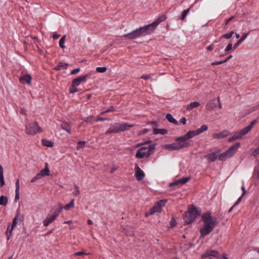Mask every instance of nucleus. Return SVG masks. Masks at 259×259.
Instances as JSON below:
<instances>
[{"label": "nucleus", "mask_w": 259, "mask_h": 259, "mask_svg": "<svg viewBox=\"0 0 259 259\" xmlns=\"http://www.w3.org/2000/svg\"><path fill=\"white\" fill-rule=\"evenodd\" d=\"M207 125L203 124L200 128L196 130L189 131L185 135L175 139V141L179 142V143L165 144L164 146V148L168 150L174 151L188 147L191 145L189 142H187L189 139L193 138L203 132L207 131Z\"/></svg>", "instance_id": "nucleus-1"}, {"label": "nucleus", "mask_w": 259, "mask_h": 259, "mask_svg": "<svg viewBox=\"0 0 259 259\" xmlns=\"http://www.w3.org/2000/svg\"><path fill=\"white\" fill-rule=\"evenodd\" d=\"M201 220L204 223V226L199 230L200 233V239L208 235L218 223L217 219L211 216L210 211L204 213L201 216Z\"/></svg>", "instance_id": "nucleus-2"}, {"label": "nucleus", "mask_w": 259, "mask_h": 259, "mask_svg": "<svg viewBox=\"0 0 259 259\" xmlns=\"http://www.w3.org/2000/svg\"><path fill=\"white\" fill-rule=\"evenodd\" d=\"M152 32V28H151L150 25L148 24L144 26L140 27L128 33L121 36V37L127 38L129 39H133L150 34Z\"/></svg>", "instance_id": "nucleus-3"}, {"label": "nucleus", "mask_w": 259, "mask_h": 259, "mask_svg": "<svg viewBox=\"0 0 259 259\" xmlns=\"http://www.w3.org/2000/svg\"><path fill=\"white\" fill-rule=\"evenodd\" d=\"M201 210L197 208L193 204H191L185 212L183 217L184 222L185 224H191L196 218L200 216Z\"/></svg>", "instance_id": "nucleus-4"}, {"label": "nucleus", "mask_w": 259, "mask_h": 259, "mask_svg": "<svg viewBox=\"0 0 259 259\" xmlns=\"http://www.w3.org/2000/svg\"><path fill=\"white\" fill-rule=\"evenodd\" d=\"M156 144L149 145L148 147L142 146L137 151L136 157L137 158H143L144 156L149 157L153 154L155 149Z\"/></svg>", "instance_id": "nucleus-5"}, {"label": "nucleus", "mask_w": 259, "mask_h": 259, "mask_svg": "<svg viewBox=\"0 0 259 259\" xmlns=\"http://www.w3.org/2000/svg\"><path fill=\"white\" fill-rule=\"evenodd\" d=\"M240 146V143L238 142L232 145L227 150L223 153L221 154L220 152L218 155L219 160L221 161H225L226 158L231 157L236 153Z\"/></svg>", "instance_id": "nucleus-6"}, {"label": "nucleus", "mask_w": 259, "mask_h": 259, "mask_svg": "<svg viewBox=\"0 0 259 259\" xmlns=\"http://www.w3.org/2000/svg\"><path fill=\"white\" fill-rule=\"evenodd\" d=\"M256 123V119L252 120L249 125L236 133L233 136L230 137L229 139V141L231 142L237 139L241 138L243 136L247 134L252 128Z\"/></svg>", "instance_id": "nucleus-7"}, {"label": "nucleus", "mask_w": 259, "mask_h": 259, "mask_svg": "<svg viewBox=\"0 0 259 259\" xmlns=\"http://www.w3.org/2000/svg\"><path fill=\"white\" fill-rule=\"evenodd\" d=\"M63 207L60 204L57 208H52L51 212L53 213V215L50 216V214L45 219L43 222L44 226L47 227L52 223L59 216L60 213L62 210Z\"/></svg>", "instance_id": "nucleus-8"}, {"label": "nucleus", "mask_w": 259, "mask_h": 259, "mask_svg": "<svg viewBox=\"0 0 259 259\" xmlns=\"http://www.w3.org/2000/svg\"><path fill=\"white\" fill-rule=\"evenodd\" d=\"M42 130L37 121L29 123L26 125V133L28 135H34L41 132Z\"/></svg>", "instance_id": "nucleus-9"}, {"label": "nucleus", "mask_w": 259, "mask_h": 259, "mask_svg": "<svg viewBox=\"0 0 259 259\" xmlns=\"http://www.w3.org/2000/svg\"><path fill=\"white\" fill-rule=\"evenodd\" d=\"M209 256H212L218 259H220V255L219 252L217 250H208L202 255L201 257L202 258H206Z\"/></svg>", "instance_id": "nucleus-10"}, {"label": "nucleus", "mask_w": 259, "mask_h": 259, "mask_svg": "<svg viewBox=\"0 0 259 259\" xmlns=\"http://www.w3.org/2000/svg\"><path fill=\"white\" fill-rule=\"evenodd\" d=\"M166 18L167 17L165 15H162L161 16H159L155 21L149 24V25H150V27L152 28L153 32H154L158 24H159L160 22L165 21Z\"/></svg>", "instance_id": "nucleus-11"}, {"label": "nucleus", "mask_w": 259, "mask_h": 259, "mask_svg": "<svg viewBox=\"0 0 259 259\" xmlns=\"http://www.w3.org/2000/svg\"><path fill=\"white\" fill-rule=\"evenodd\" d=\"M220 152V150H217L213 152L205 155L204 157L207 159L209 162H213L217 159Z\"/></svg>", "instance_id": "nucleus-12"}, {"label": "nucleus", "mask_w": 259, "mask_h": 259, "mask_svg": "<svg viewBox=\"0 0 259 259\" xmlns=\"http://www.w3.org/2000/svg\"><path fill=\"white\" fill-rule=\"evenodd\" d=\"M135 177L136 179L138 181L142 180L145 177V174L143 171L139 167L138 164H136L135 167Z\"/></svg>", "instance_id": "nucleus-13"}, {"label": "nucleus", "mask_w": 259, "mask_h": 259, "mask_svg": "<svg viewBox=\"0 0 259 259\" xmlns=\"http://www.w3.org/2000/svg\"><path fill=\"white\" fill-rule=\"evenodd\" d=\"M119 123L116 122L111 124V127L106 132L105 134L108 135L112 133H118L120 132Z\"/></svg>", "instance_id": "nucleus-14"}, {"label": "nucleus", "mask_w": 259, "mask_h": 259, "mask_svg": "<svg viewBox=\"0 0 259 259\" xmlns=\"http://www.w3.org/2000/svg\"><path fill=\"white\" fill-rule=\"evenodd\" d=\"M91 76L90 74H86L83 76H78L77 78L73 79L72 82L74 84L79 85L81 82L86 81L87 78Z\"/></svg>", "instance_id": "nucleus-15"}, {"label": "nucleus", "mask_w": 259, "mask_h": 259, "mask_svg": "<svg viewBox=\"0 0 259 259\" xmlns=\"http://www.w3.org/2000/svg\"><path fill=\"white\" fill-rule=\"evenodd\" d=\"M17 217H15L13 220L12 224L10 230H9V227H8L7 232V240H9L11 236H12L13 230L14 229V227L16 226L17 224Z\"/></svg>", "instance_id": "nucleus-16"}, {"label": "nucleus", "mask_w": 259, "mask_h": 259, "mask_svg": "<svg viewBox=\"0 0 259 259\" xmlns=\"http://www.w3.org/2000/svg\"><path fill=\"white\" fill-rule=\"evenodd\" d=\"M31 76L29 74H25L19 78V81L22 84L27 83L30 84L31 81Z\"/></svg>", "instance_id": "nucleus-17"}, {"label": "nucleus", "mask_w": 259, "mask_h": 259, "mask_svg": "<svg viewBox=\"0 0 259 259\" xmlns=\"http://www.w3.org/2000/svg\"><path fill=\"white\" fill-rule=\"evenodd\" d=\"M161 211V207L158 205L157 202L152 207L148 212L146 213V216L147 217L149 215H152L155 212H160Z\"/></svg>", "instance_id": "nucleus-18"}, {"label": "nucleus", "mask_w": 259, "mask_h": 259, "mask_svg": "<svg viewBox=\"0 0 259 259\" xmlns=\"http://www.w3.org/2000/svg\"><path fill=\"white\" fill-rule=\"evenodd\" d=\"M217 107V103L215 99L208 101L206 104V109L208 111H211Z\"/></svg>", "instance_id": "nucleus-19"}, {"label": "nucleus", "mask_w": 259, "mask_h": 259, "mask_svg": "<svg viewBox=\"0 0 259 259\" xmlns=\"http://www.w3.org/2000/svg\"><path fill=\"white\" fill-rule=\"evenodd\" d=\"M229 134L228 131L224 130L219 133H215L213 135L214 138L222 139L226 137Z\"/></svg>", "instance_id": "nucleus-20"}, {"label": "nucleus", "mask_w": 259, "mask_h": 259, "mask_svg": "<svg viewBox=\"0 0 259 259\" xmlns=\"http://www.w3.org/2000/svg\"><path fill=\"white\" fill-rule=\"evenodd\" d=\"M134 124H129L127 123H119V128L120 129V132L129 130L130 127H134Z\"/></svg>", "instance_id": "nucleus-21"}, {"label": "nucleus", "mask_w": 259, "mask_h": 259, "mask_svg": "<svg viewBox=\"0 0 259 259\" xmlns=\"http://www.w3.org/2000/svg\"><path fill=\"white\" fill-rule=\"evenodd\" d=\"M41 177L44 176H49L50 175V169L48 167V163L45 164V168L40 170L39 172Z\"/></svg>", "instance_id": "nucleus-22"}, {"label": "nucleus", "mask_w": 259, "mask_h": 259, "mask_svg": "<svg viewBox=\"0 0 259 259\" xmlns=\"http://www.w3.org/2000/svg\"><path fill=\"white\" fill-rule=\"evenodd\" d=\"M69 66L68 63H63L62 62H60L58 64V65L54 68V69L56 70H61L62 69H66Z\"/></svg>", "instance_id": "nucleus-23"}, {"label": "nucleus", "mask_w": 259, "mask_h": 259, "mask_svg": "<svg viewBox=\"0 0 259 259\" xmlns=\"http://www.w3.org/2000/svg\"><path fill=\"white\" fill-rule=\"evenodd\" d=\"M153 133L154 135L161 134L165 135L167 133V130L164 128H153Z\"/></svg>", "instance_id": "nucleus-24"}, {"label": "nucleus", "mask_w": 259, "mask_h": 259, "mask_svg": "<svg viewBox=\"0 0 259 259\" xmlns=\"http://www.w3.org/2000/svg\"><path fill=\"white\" fill-rule=\"evenodd\" d=\"M5 185V182L4 177L3 167L0 165V187H3Z\"/></svg>", "instance_id": "nucleus-25"}, {"label": "nucleus", "mask_w": 259, "mask_h": 259, "mask_svg": "<svg viewBox=\"0 0 259 259\" xmlns=\"http://www.w3.org/2000/svg\"><path fill=\"white\" fill-rule=\"evenodd\" d=\"M61 127L68 133L71 134V125L70 123L67 122H63L61 123Z\"/></svg>", "instance_id": "nucleus-26"}, {"label": "nucleus", "mask_w": 259, "mask_h": 259, "mask_svg": "<svg viewBox=\"0 0 259 259\" xmlns=\"http://www.w3.org/2000/svg\"><path fill=\"white\" fill-rule=\"evenodd\" d=\"M200 105L199 102L195 101L191 102L186 108L187 111H190L193 108L198 107Z\"/></svg>", "instance_id": "nucleus-27"}, {"label": "nucleus", "mask_w": 259, "mask_h": 259, "mask_svg": "<svg viewBox=\"0 0 259 259\" xmlns=\"http://www.w3.org/2000/svg\"><path fill=\"white\" fill-rule=\"evenodd\" d=\"M166 118L170 123H174L176 125L178 124V121L175 118H174L172 115L170 113H167L166 115Z\"/></svg>", "instance_id": "nucleus-28"}, {"label": "nucleus", "mask_w": 259, "mask_h": 259, "mask_svg": "<svg viewBox=\"0 0 259 259\" xmlns=\"http://www.w3.org/2000/svg\"><path fill=\"white\" fill-rule=\"evenodd\" d=\"M42 144L48 147H52L54 146L53 142L46 139H42L41 140Z\"/></svg>", "instance_id": "nucleus-29"}, {"label": "nucleus", "mask_w": 259, "mask_h": 259, "mask_svg": "<svg viewBox=\"0 0 259 259\" xmlns=\"http://www.w3.org/2000/svg\"><path fill=\"white\" fill-rule=\"evenodd\" d=\"M8 202V197L4 195H2L0 197V205L6 206Z\"/></svg>", "instance_id": "nucleus-30"}, {"label": "nucleus", "mask_w": 259, "mask_h": 259, "mask_svg": "<svg viewBox=\"0 0 259 259\" xmlns=\"http://www.w3.org/2000/svg\"><path fill=\"white\" fill-rule=\"evenodd\" d=\"M74 199H72L71 201L69 203L66 204L63 208L66 210H68L71 208H73L74 207Z\"/></svg>", "instance_id": "nucleus-31"}, {"label": "nucleus", "mask_w": 259, "mask_h": 259, "mask_svg": "<svg viewBox=\"0 0 259 259\" xmlns=\"http://www.w3.org/2000/svg\"><path fill=\"white\" fill-rule=\"evenodd\" d=\"M76 84H74L72 82V85L69 88V92L70 93L74 94L76 92H78L79 90L76 87Z\"/></svg>", "instance_id": "nucleus-32"}, {"label": "nucleus", "mask_w": 259, "mask_h": 259, "mask_svg": "<svg viewBox=\"0 0 259 259\" xmlns=\"http://www.w3.org/2000/svg\"><path fill=\"white\" fill-rule=\"evenodd\" d=\"M66 35H64L59 40V46L62 49H64L65 46H64V42L66 39Z\"/></svg>", "instance_id": "nucleus-33"}, {"label": "nucleus", "mask_w": 259, "mask_h": 259, "mask_svg": "<svg viewBox=\"0 0 259 259\" xmlns=\"http://www.w3.org/2000/svg\"><path fill=\"white\" fill-rule=\"evenodd\" d=\"M234 31H231L229 33L224 34L220 37V39L223 38L228 39H230L232 37V35L234 34Z\"/></svg>", "instance_id": "nucleus-34"}, {"label": "nucleus", "mask_w": 259, "mask_h": 259, "mask_svg": "<svg viewBox=\"0 0 259 259\" xmlns=\"http://www.w3.org/2000/svg\"><path fill=\"white\" fill-rule=\"evenodd\" d=\"M190 8H188L185 10H184L182 13V14H181V17L179 18L180 19L182 20H183L185 19L186 16L187 15V14H188V13L190 11Z\"/></svg>", "instance_id": "nucleus-35"}, {"label": "nucleus", "mask_w": 259, "mask_h": 259, "mask_svg": "<svg viewBox=\"0 0 259 259\" xmlns=\"http://www.w3.org/2000/svg\"><path fill=\"white\" fill-rule=\"evenodd\" d=\"M84 121L87 123H93L94 121H95L96 119L95 117L93 116H91L90 117H88L86 118H84Z\"/></svg>", "instance_id": "nucleus-36"}, {"label": "nucleus", "mask_w": 259, "mask_h": 259, "mask_svg": "<svg viewBox=\"0 0 259 259\" xmlns=\"http://www.w3.org/2000/svg\"><path fill=\"white\" fill-rule=\"evenodd\" d=\"M15 217H17V220L20 223L23 222L24 220V216L23 214H21L19 212L17 211V214Z\"/></svg>", "instance_id": "nucleus-37"}, {"label": "nucleus", "mask_w": 259, "mask_h": 259, "mask_svg": "<svg viewBox=\"0 0 259 259\" xmlns=\"http://www.w3.org/2000/svg\"><path fill=\"white\" fill-rule=\"evenodd\" d=\"M190 179V177H183L179 180L180 184L183 185L189 181Z\"/></svg>", "instance_id": "nucleus-38"}, {"label": "nucleus", "mask_w": 259, "mask_h": 259, "mask_svg": "<svg viewBox=\"0 0 259 259\" xmlns=\"http://www.w3.org/2000/svg\"><path fill=\"white\" fill-rule=\"evenodd\" d=\"M75 191L73 192V194L76 196H78L80 194L79 187L76 185H74Z\"/></svg>", "instance_id": "nucleus-39"}, {"label": "nucleus", "mask_w": 259, "mask_h": 259, "mask_svg": "<svg viewBox=\"0 0 259 259\" xmlns=\"http://www.w3.org/2000/svg\"><path fill=\"white\" fill-rule=\"evenodd\" d=\"M107 68L106 67H98L96 68V71L100 73H104L106 71Z\"/></svg>", "instance_id": "nucleus-40"}, {"label": "nucleus", "mask_w": 259, "mask_h": 259, "mask_svg": "<svg viewBox=\"0 0 259 259\" xmlns=\"http://www.w3.org/2000/svg\"><path fill=\"white\" fill-rule=\"evenodd\" d=\"M85 144V141H79L77 143V147H76V149H79L80 148H83V147H84Z\"/></svg>", "instance_id": "nucleus-41"}, {"label": "nucleus", "mask_w": 259, "mask_h": 259, "mask_svg": "<svg viewBox=\"0 0 259 259\" xmlns=\"http://www.w3.org/2000/svg\"><path fill=\"white\" fill-rule=\"evenodd\" d=\"M167 202L166 199H162L160 200L157 202L158 205H159L161 208L165 206V203Z\"/></svg>", "instance_id": "nucleus-42"}, {"label": "nucleus", "mask_w": 259, "mask_h": 259, "mask_svg": "<svg viewBox=\"0 0 259 259\" xmlns=\"http://www.w3.org/2000/svg\"><path fill=\"white\" fill-rule=\"evenodd\" d=\"M177 225V221L175 218L172 217L170 222V225L171 228H174L176 227Z\"/></svg>", "instance_id": "nucleus-43"}, {"label": "nucleus", "mask_w": 259, "mask_h": 259, "mask_svg": "<svg viewBox=\"0 0 259 259\" xmlns=\"http://www.w3.org/2000/svg\"><path fill=\"white\" fill-rule=\"evenodd\" d=\"M40 178H41V176L40 175V174L38 173L34 177H33L31 180V183H34L35 182V181H36L37 180L40 179Z\"/></svg>", "instance_id": "nucleus-44"}, {"label": "nucleus", "mask_w": 259, "mask_h": 259, "mask_svg": "<svg viewBox=\"0 0 259 259\" xmlns=\"http://www.w3.org/2000/svg\"><path fill=\"white\" fill-rule=\"evenodd\" d=\"M233 48V47L232 46V44L231 43H230L229 44L227 47L226 48L225 50V51L226 52H229L230 51H231L232 49Z\"/></svg>", "instance_id": "nucleus-45"}, {"label": "nucleus", "mask_w": 259, "mask_h": 259, "mask_svg": "<svg viewBox=\"0 0 259 259\" xmlns=\"http://www.w3.org/2000/svg\"><path fill=\"white\" fill-rule=\"evenodd\" d=\"M115 110L114 107L112 106H110L104 112H101V114H104V113L109 112L110 111H114Z\"/></svg>", "instance_id": "nucleus-46"}, {"label": "nucleus", "mask_w": 259, "mask_h": 259, "mask_svg": "<svg viewBox=\"0 0 259 259\" xmlns=\"http://www.w3.org/2000/svg\"><path fill=\"white\" fill-rule=\"evenodd\" d=\"M20 198L19 190H15V201H18Z\"/></svg>", "instance_id": "nucleus-47"}, {"label": "nucleus", "mask_w": 259, "mask_h": 259, "mask_svg": "<svg viewBox=\"0 0 259 259\" xmlns=\"http://www.w3.org/2000/svg\"><path fill=\"white\" fill-rule=\"evenodd\" d=\"M248 34H249V32L243 33L242 34L241 38L239 40H241L242 42L243 41H244L246 39V38L248 36Z\"/></svg>", "instance_id": "nucleus-48"}, {"label": "nucleus", "mask_w": 259, "mask_h": 259, "mask_svg": "<svg viewBox=\"0 0 259 259\" xmlns=\"http://www.w3.org/2000/svg\"><path fill=\"white\" fill-rule=\"evenodd\" d=\"M109 119L108 118H104L102 117H98L96 119L95 121H105V120H108Z\"/></svg>", "instance_id": "nucleus-49"}, {"label": "nucleus", "mask_w": 259, "mask_h": 259, "mask_svg": "<svg viewBox=\"0 0 259 259\" xmlns=\"http://www.w3.org/2000/svg\"><path fill=\"white\" fill-rule=\"evenodd\" d=\"M79 71H80V68H75L74 69H73L71 71V74H77V73H78L79 72Z\"/></svg>", "instance_id": "nucleus-50"}, {"label": "nucleus", "mask_w": 259, "mask_h": 259, "mask_svg": "<svg viewBox=\"0 0 259 259\" xmlns=\"http://www.w3.org/2000/svg\"><path fill=\"white\" fill-rule=\"evenodd\" d=\"M149 131V130L148 129L145 128V129H144L143 131L139 132L138 133V135H144V134L147 133Z\"/></svg>", "instance_id": "nucleus-51"}, {"label": "nucleus", "mask_w": 259, "mask_h": 259, "mask_svg": "<svg viewBox=\"0 0 259 259\" xmlns=\"http://www.w3.org/2000/svg\"><path fill=\"white\" fill-rule=\"evenodd\" d=\"M252 154L255 156L259 154V146L256 149H254V150L252 152Z\"/></svg>", "instance_id": "nucleus-52"}, {"label": "nucleus", "mask_w": 259, "mask_h": 259, "mask_svg": "<svg viewBox=\"0 0 259 259\" xmlns=\"http://www.w3.org/2000/svg\"><path fill=\"white\" fill-rule=\"evenodd\" d=\"M179 184H180V183L179 182V180H176L175 182H173L170 183L169 184V186L171 187V186L178 185Z\"/></svg>", "instance_id": "nucleus-53"}, {"label": "nucleus", "mask_w": 259, "mask_h": 259, "mask_svg": "<svg viewBox=\"0 0 259 259\" xmlns=\"http://www.w3.org/2000/svg\"><path fill=\"white\" fill-rule=\"evenodd\" d=\"M223 60L220 61H217V62H213L211 63V65L212 66L217 65H220L224 63Z\"/></svg>", "instance_id": "nucleus-54"}, {"label": "nucleus", "mask_w": 259, "mask_h": 259, "mask_svg": "<svg viewBox=\"0 0 259 259\" xmlns=\"http://www.w3.org/2000/svg\"><path fill=\"white\" fill-rule=\"evenodd\" d=\"M241 42L242 41L241 40H238L237 42L234 44L233 46V49H236Z\"/></svg>", "instance_id": "nucleus-55"}, {"label": "nucleus", "mask_w": 259, "mask_h": 259, "mask_svg": "<svg viewBox=\"0 0 259 259\" xmlns=\"http://www.w3.org/2000/svg\"><path fill=\"white\" fill-rule=\"evenodd\" d=\"M147 124H152V125H154V126H155L156 127L158 126V123L156 121H149Z\"/></svg>", "instance_id": "nucleus-56"}, {"label": "nucleus", "mask_w": 259, "mask_h": 259, "mask_svg": "<svg viewBox=\"0 0 259 259\" xmlns=\"http://www.w3.org/2000/svg\"><path fill=\"white\" fill-rule=\"evenodd\" d=\"M19 189H20L19 180L18 179L16 182V190H19Z\"/></svg>", "instance_id": "nucleus-57"}, {"label": "nucleus", "mask_w": 259, "mask_h": 259, "mask_svg": "<svg viewBox=\"0 0 259 259\" xmlns=\"http://www.w3.org/2000/svg\"><path fill=\"white\" fill-rule=\"evenodd\" d=\"M141 78H143L144 79H149L151 78V77L148 74H145V75H143L142 76H141Z\"/></svg>", "instance_id": "nucleus-58"}, {"label": "nucleus", "mask_w": 259, "mask_h": 259, "mask_svg": "<svg viewBox=\"0 0 259 259\" xmlns=\"http://www.w3.org/2000/svg\"><path fill=\"white\" fill-rule=\"evenodd\" d=\"M85 254H86V253L83 251H79L74 254L76 256H81Z\"/></svg>", "instance_id": "nucleus-59"}, {"label": "nucleus", "mask_w": 259, "mask_h": 259, "mask_svg": "<svg viewBox=\"0 0 259 259\" xmlns=\"http://www.w3.org/2000/svg\"><path fill=\"white\" fill-rule=\"evenodd\" d=\"M186 121H187V119H186V117H182L180 119V122L182 123L183 125L186 124Z\"/></svg>", "instance_id": "nucleus-60"}, {"label": "nucleus", "mask_w": 259, "mask_h": 259, "mask_svg": "<svg viewBox=\"0 0 259 259\" xmlns=\"http://www.w3.org/2000/svg\"><path fill=\"white\" fill-rule=\"evenodd\" d=\"M243 197V196L241 195L238 199V200H237V201L235 203V204H234V206H236L237 205H238L241 201L242 197Z\"/></svg>", "instance_id": "nucleus-61"}, {"label": "nucleus", "mask_w": 259, "mask_h": 259, "mask_svg": "<svg viewBox=\"0 0 259 259\" xmlns=\"http://www.w3.org/2000/svg\"><path fill=\"white\" fill-rule=\"evenodd\" d=\"M60 36V34H58L57 32H54L53 34V38L54 39H58Z\"/></svg>", "instance_id": "nucleus-62"}, {"label": "nucleus", "mask_w": 259, "mask_h": 259, "mask_svg": "<svg viewBox=\"0 0 259 259\" xmlns=\"http://www.w3.org/2000/svg\"><path fill=\"white\" fill-rule=\"evenodd\" d=\"M213 49V44H212V45H209V46H207V47H206V49H207L208 51H212Z\"/></svg>", "instance_id": "nucleus-63"}, {"label": "nucleus", "mask_w": 259, "mask_h": 259, "mask_svg": "<svg viewBox=\"0 0 259 259\" xmlns=\"http://www.w3.org/2000/svg\"><path fill=\"white\" fill-rule=\"evenodd\" d=\"M234 18V16H232L229 18L227 19V20H226V25H227L228 24V23L231 20H232Z\"/></svg>", "instance_id": "nucleus-64"}]
</instances>
